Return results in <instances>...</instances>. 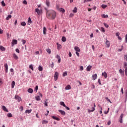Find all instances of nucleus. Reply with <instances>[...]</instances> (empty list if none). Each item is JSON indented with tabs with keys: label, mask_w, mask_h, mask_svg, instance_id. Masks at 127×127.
Listing matches in <instances>:
<instances>
[{
	"label": "nucleus",
	"mask_w": 127,
	"mask_h": 127,
	"mask_svg": "<svg viewBox=\"0 0 127 127\" xmlns=\"http://www.w3.org/2000/svg\"><path fill=\"white\" fill-rule=\"evenodd\" d=\"M46 16L49 19H55L56 17V12L53 10H47Z\"/></svg>",
	"instance_id": "f257e3e1"
},
{
	"label": "nucleus",
	"mask_w": 127,
	"mask_h": 127,
	"mask_svg": "<svg viewBox=\"0 0 127 127\" xmlns=\"http://www.w3.org/2000/svg\"><path fill=\"white\" fill-rule=\"evenodd\" d=\"M35 12H37V14H38V15H40V14H41V13H42V9H39L38 8H36L35 9Z\"/></svg>",
	"instance_id": "f03ea898"
},
{
	"label": "nucleus",
	"mask_w": 127,
	"mask_h": 127,
	"mask_svg": "<svg viewBox=\"0 0 127 127\" xmlns=\"http://www.w3.org/2000/svg\"><path fill=\"white\" fill-rule=\"evenodd\" d=\"M94 107H92V110H90V109H88V113H92L93 112H94V111H95V110H96L95 108H96V104H94Z\"/></svg>",
	"instance_id": "7ed1b4c3"
},
{
	"label": "nucleus",
	"mask_w": 127,
	"mask_h": 127,
	"mask_svg": "<svg viewBox=\"0 0 127 127\" xmlns=\"http://www.w3.org/2000/svg\"><path fill=\"white\" fill-rule=\"evenodd\" d=\"M12 46L13 47L15 44H17V40L13 39L11 42Z\"/></svg>",
	"instance_id": "20e7f679"
},
{
	"label": "nucleus",
	"mask_w": 127,
	"mask_h": 127,
	"mask_svg": "<svg viewBox=\"0 0 127 127\" xmlns=\"http://www.w3.org/2000/svg\"><path fill=\"white\" fill-rule=\"evenodd\" d=\"M15 100H17L18 102L21 101V98H20L18 95L15 96Z\"/></svg>",
	"instance_id": "39448f33"
},
{
	"label": "nucleus",
	"mask_w": 127,
	"mask_h": 127,
	"mask_svg": "<svg viewBox=\"0 0 127 127\" xmlns=\"http://www.w3.org/2000/svg\"><path fill=\"white\" fill-rule=\"evenodd\" d=\"M123 118H124V114H122L120 116L119 122L121 124H123Z\"/></svg>",
	"instance_id": "423d86ee"
},
{
	"label": "nucleus",
	"mask_w": 127,
	"mask_h": 127,
	"mask_svg": "<svg viewBox=\"0 0 127 127\" xmlns=\"http://www.w3.org/2000/svg\"><path fill=\"white\" fill-rule=\"evenodd\" d=\"M74 50L76 51V52H81V50L80 49L79 47H77V46H76L74 47Z\"/></svg>",
	"instance_id": "0eeeda50"
},
{
	"label": "nucleus",
	"mask_w": 127,
	"mask_h": 127,
	"mask_svg": "<svg viewBox=\"0 0 127 127\" xmlns=\"http://www.w3.org/2000/svg\"><path fill=\"white\" fill-rule=\"evenodd\" d=\"M4 67H5V71L6 73H7V70L8 69V66L7 65V64H4Z\"/></svg>",
	"instance_id": "6e6552de"
},
{
	"label": "nucleus",
	"mask_w": 127,
	"mask_h": 127,
	"mask_svg": "<svg viewBox=\"0 0 127 127\" xmlns=\"http://www.w3.org/2000/svg\"><path fill=\"white\" fill-rule=\"evenodd\" d=\"M106 41L105 43L106 44L107 47L109 48L110 46H111V44L110 43V41H108L107 39H106Z\"/></svg>",
	"instance_id": "1a4fd4ad"
},
{
	"label": "nucleus",
	"mask_w": 127,
	"mask_h": 127,
	"mask_svg": "<svg viewBox=\"0 0 127 127\" xmlns=\"http://www.w3.org/2000/svg\"><path fill=\"white\" fill-rule=\"evenodd\" d=\"M2 109L3 111H4V112H6V113H8V110H7V109L6 108V107L5 106H2Z\"/></svg>",
	"instance_id": "9d476101"
},
{
	"label": "nucleus",
	"mask_w": 127,
	"mask_h": 127,
	"mask_svg": "<svg viewBox=\"0 0 127 127\" xmlns=\"http://www.w3.org/2000/svg\"><path fill=\"white\" fill-rule=\"evenodd\" d=\"M59 112L61 113V115H62L63 116H65L66 115V113L64 111L59 110Z\"/></svg>",
	"instance_id": "9b49d317"
},
{
	"label": "nucleus",
	"mask_w": 127,
	"mask_h": 127,
	"mask_svg": "<svg viewBox=\"0 0 127 127\" xmlns=\"http://www.w3.org/2000/svg\"><path fill=\"white\" fill-rule=\"evenodd\" d=\"M58 75H59V73H58V72H56L54 76V78L56 80L58 79Z\"/></svg>",
	"instance_id": "f8f14e48"
},
{
	"label": "nucleus",
	"mask_w": 127,
	"mask_h": 127,
	"mask_svg": "<svg viewBox=\"0 0 127 127\" xmlns=\"http://www.w3.org/2000/svg\"><path fill=\"white\" fill-rule=\"evenodd\" d=\"M57 48L58 50H60V49L62 48V46L61 44H59V43H57Z\"/></svg>",
	"instance_id": "ddd939ff"
},
{
	"label": "nucleus",
	"mask_w": 127,
	"mask_h": 127,
	"mask_svg": "<svg viewBox=\"0 0 127 127\" xmlns=\"http://www.w3.org/2000/svg\"><path fill=\"white\" fill-rule=\"evenodd\" d=\"M102 76L104 77V78H107V77H108V74H107V72L104 71V72L102 73Z\"/></svg>",
	"instance_id": "4468645a"
},
{
	"label": "nucleus",
	"mask_w": 127,
	"mask_h": 127,
	"mask_svg": "<svg viewBox=\"0 0 127 127\" xmlns=\"http://www.w3.org/2000/svg\"><path fill=\"white\" fill-rule=\"evenodd\" d=\"M98 77V75H97V74H95L92 75V79L93 80H96V79H97V77Z\"/></svg>",
	"instance_id": "2eb2a0df"
},
{
	"label": "nucleus",
	"mask_w": 127,
	"mask_h": 127,
	"mask_svg": "<svg viewBox=\"0 0 127 127\" xmlns=\"http://www.w3.org/2000/svg\"><path fill=\"white\" fill-rule=\"evenodd\" d=\"M46 4L48 7H49V6H50V2L48 0H46Z\"/></svg>",
	"instance_id": "dca6fc26"
},
{
	"label": "nucleus",
	"mask_w": 127,
	"mask_h": 127,
	"mask_svg": "<svg viewBox=\"0 0 127 127\" xmlns=\"http://www.w3.org/2000/svg\"><path fill=\"white\" fill-rule=\"evenodd\" d=\"M58 10H59L61 12H63V13L65 12V9H63V8H59Z\"/></svg>",
	"instance_id": "f3484780"
},
{
	"label": "nucleus",
	"mask_w": 127,
	"mask_h": 127,
	"mask_svg": "<svg viewBox=\"0 0 127 127\" xmlns=\"http://www.w3.org/2000/svg\"><path fill=\"white\" fill-rule=\"evenodd\" d=\"M0 50L1 51H5V48L2 46H0Z\"/></svg>",
	"instance_id": "a211bd4d"
},
{
	"label": "nucleus",
	"mask_w": 127,
	"mask_h": 127,
	"mask_svg": "<svg viewBox=\"0 0 127 127\" xmlns=\"http://www.w3.org/2000/svg\"><path fill=\"white\" fill-rule=\"evenodd\" d=\"M101 16L103 18H108L109 17L108 15H105V14L101 15Z\"/></svg>",
	"instance_id": "6ab92c4d"
},
{
	"label": "nucleus",
	"mask_w": 127,
	"mask_h": 127,
	"mask_svg": "<svg viewBox=\"0 0 127 127\" xmlns=\"http://www.w3.org/2000/svg\"><path fill=\"white\" fill-rule=\"evenodd\" d=\"M48 102L47 101V99H45L44 101V105L45 107H48Z\"/></svg>",
	"instance_id": "aec40b11"
},
{
	"label": "nucleus",
	"mask_w": 127,
	"mask_h": 127,
	"mask_svg": "<svg viewBox=\"0 0 127 127\" xmlns=\"http://www.w3.org/2000/svg\"><path fill=\"white\" fill-rule=\"evenodd\" d=\"M52 118L54 120H56V121H60V119H59V118H57L54 116H52Z\"/></svg>",
	"instance_id": "412c9836"
},
{
	"label": "nucleus",
	"mask_w": 127,
	"mask_h": 127,
	"mask_svg": "<svg viewBox=\"0 0 127 127\" xmlns=\"http://www.w3.org/2000/svg\"><path fill=\"white\" fill-rule=\"evenodd\" d=\"M65 90H71V86L70 85H68L65 87Z\"/></svg>",
	"instance_id": "4be33fe9"
},
{
	"label": "nucleus",
	"mask_w": 127,
	"mask_h": 127,
	"mask_svg": "<svg viewBox=\"0 0 127 127\" xmlns=\"http://www.w3.org/2000/svg\"><path fill=\"white\" fill-rule=\"evenodd\" d=\"M91 69H92V65H88L86 68L87 71H90Z\"/></svg>",
	"instance_id": "5701e85b"
},
{
	"label": "nucleus",
	"mask_w": 127,
	"mask_h": 127,
	"mask_svg": "<svg viewBox=\"0 0 127 127\" xmlns=\"http://www.w3.org/2000/svg\"><path fill=\"white\" fill-rule=\"evenodd\" d=\"M13 57L14 58V59H15L16 60H17V59H18V57L17 56V55H16V54H13Z\"/></svg>",
	"instance_id": "b1692460"
},
{
	"label": "nucleus",
	"mask_w": 127,
	"mask_h": 127,
	"mask_svg": "<svg viewBox=\"0 0 127 127\" xmlns=\"http://www.w3.org/2000/svg\"><path fill=\"white\" fill-rule=\"evenodd\" d=\"M42 125L48 124V121H46V120H43L42 121Z\"/></svg>",
	"instance_id": "393cba45"
},
{
	"label": "nucleus",
	"mask_w": 127,
	"mask_h": 127,
	"mask_svg": "<svg viewBox=\"0 0 127 127\" xmlns=\"http://www.w3.org/2000/svg\"><path fill=\"white\" fill-rule=\"evenodd\" d=\"M43 34L44 35H45V34H46V27H43Z\"/></svg>",
	"instance_id": "a878e982"
},
{
	"label": "nucleus",
	"mask_w": 127,
	"mask_h": 127,
	"mask_svg": "<svg viewBox=\"0 0 127 127\" xmlns=\"http://www.w3.org/2000/svg\"><path fill=\"white\" fill-rule=\"evenodd\" d=\"M67 75H68V72L65 71L63 74V77H65V76H67Z\"/></svg>",
	"instance_id": "bb28decb"
},
{
	"label": "nucleus",
	"mask_w": 127,
	"mask_h": 127,
	"mask_svg": "<svg viewBox=\"0 0 127 127\" xmlns=\"http://www.w3.org/2000/svg\"><path fill=\"white\" fill-rule=\"evenodd\" d=\"M119 72L123 75H124V74H125V71L123 70H122V69H120L119 70Z\"/></svg>",
	"instance_id": "cd10ccee"
},
{
	"label": "nucleus",
	"mask_w": 127,
	"mask_h": 127,
	"mask_svg": "<svg viewBox=\"0 0 127 127\" xmlns=\"http://www.w3.org/2000/svg\"><path fill=\"white\" fill-rule=\"evenodd\" d=\"M32 23V21H31V18H29L28 21V24L29 25H30V24Z\"/></svg>",
	"instance_id": "c85d7f7f"
},
{
	"label": "nucleus",
	"mask_w": 127,
	"mask_h": 127,
	"mask_svg": "<svg viewBox=\"0 0 127 127\" xmlns=\"http://www.w3.org/2000/svg\"><path fill=\"white\" fill-rule=\"evenodd\" d=\"M46 51L48 53H49V54H51V50L49 48H47L46 49Z\"/></svg>",
	"instance_id": "c756f323"
},
{
	"label": "nucleus",
	"mask_w": 127,
	"mask_h": 127,
	"mask_svg": "<svg viewBox=\"0 0 127 127\" xmlns=\"http://www.w3.org/2000/svg\"><path fill=\"white\" fill-rule=\"evenodd\" d=\"M15 85V82H14V81H13L11 83V88H14V86Z\"/></svg>",
	"instance_id": "7c9ffc66"
},
{
	"label": "nucleus",
	"mask_w": 127,
	"mask_h": 127,
	"mask_svg": "<svg viewBox=\"0 0 127 127\" xmlns=\"http://www.w3.org/2000/svg\"><path fill=\"white\" fill-rule=\"evenodd\" d=\"M38 70L39 71H42V70H43V67H42L41 65H39L38 67Z\"/></svg>",
	"instance_id": "2f4dec72"
},
{
	"label": "nucleus",
	"mask_w": 127,
	"mask_h": 127,
	"mask_svg": "<svg viewBox=\"0 0 127 127\" xmlns=\"http://www.w3.org/2000/svg\"><path fill=\"white\" fill-rule=\"evenodd\" d=\"M62 41H63V42H65V41H66V37H63L62 39Z\"/></svg>",
	"instance_id": "473e14b6"
},
{
	"label": "nucleus",
	"mask_w": 127,
	"mask_h": 127,
	"mask_svg": "<svg viewBox=\"0 0 127 127\" xmlns=\"http://www.w3.org/2000/svg\"><path fill=\"white\" fill-rule=\"evenodd\" d=\"M28 93H33V90L31 88H29L28 90Z\"/></svg>",
	"instance_id": "72a5a7b5"
},
{
	"label": "nucleus",
	"mask_w": 127,
	"mask_h": 127,
	"mask_svg": "<svg viewBox=\"0 0 127 127\" xmlns=\"http://www.w3.org/2000/svg\"><path fill=\"white\" fill-rule=\"evenodd\" d=\"M10 18H11V15H8V16L6 18V20H9Z\"/></svg>",
	"instance_id": "f704fd0d"
},
{
	"label": "nucleus",
	"mask_w": 127,
	"mask_h": 127,
	"mask_svg": "<svg viewBox=\"0 0 127 127\" xmlns=\"http://www.w3.org/2000/svg\"><path fill=\"white\" fill-rule=\"evenodd\" d=\"M101 7H102V8L105 9V8H106V7H108V5H107L106 4H102L101 5Z\"/></svg>",
	"instance_id": "c9c22d12"
},
{
	"label": "nucleus",
	"mask_w": 127,
	"mask_h": 127,
	"mask_svg": "<svg viewBox=\"0 0 127 127\" xmlns=\"http://www.w3.org/2000/svg\"><path fill=\"white\" fill-rule=\"evenodd\" d=\"M29 67L30 68V69H32V71L34 70V68H33V65L32 64H30L29 66Z\"/></svg>",
	"instance_id": "e433bc0d"
},
{
	"label": "nucleus",
	"mask_w": 127,
	"mask_h": 127,
	"mask_svg": "<svg viewBox=\"0 0 127 127\" xmlns=\"http://www.w3.org/2000/svg\"><path fill=\"white\" fill-rule=\"evenodd\" d=\"M60 105H61V106H63V107H66V105H65V103H64V102H61Z\"/></svg>",
	"instance_id": "4c0bfd02"
},
{
	"label": "nucleus",
	"mask_w": 127,
	"mask_h": 127,
	"mask_svg": "<svg viewBox=\"0 0 127 127\" xmlns=\"http://www.w3.org/2000/svg\"><path fill=\"white\" fill-rule=\"evenodd\" d=\"M35 98H36V100H37V101H40V97L39 96H36V97H35Z\"/></svg>",
	"instance_id": "58836bf2"
},
{
	"label": "nucleus",
	"mask_w": 127,
	"mask_h": 127,
	"mask_svg": "<svg viewBox=\"0 0 127 127\" xmlns=\"http://www.w3.org/2000/svg\"><path fill=\"white\" fill-rule=\"evenodd\" d=\"M77 7H75L74 9L73 10V12H74V13H76L77 12Z\"/></svg>",
	"instance_id": "ea45409f"
},
{
	"label": "nucleus",
	"mask_w": 127,
	"mask_h": 127,
	"mask_svg": "<svg viewBox=\"0 0 127 127\" xmlns=\"http://www.w3.org/2000/svg\"><path fill=\"white\" fill-rule=\"evenodd\" d=\"M21 25H22V26H25V25H26V23L25 22H22L21 23Z\"/></svg>",
	"instance_id": "a19ab883"
},
{
	"label": "nucleus",
	"mask_w": 127,
	"mask_h": 127,
	"mask_svg": "<svg viewBox=\"0 0 127 127\" xmlns=\"http://www.w3.org/2000/svg\"><path fill=\"white\" fill-rule=\"evenodd\" d=\"M7 117H8V118H12V115L11 114V113H8L7 115Z\"/></svg>",
	"instance_id": "79ce46f5"
},
{
	"label": "nucleus",
	"mask_w": 127,
	"mask_h": 127,
	"mask_svg": "<svg viewBox=\"0 0 127 127\" xmlns=\"http://www.w3.org/2000/svg\"><path fill=\"white\" fill-rule=\"evenodd\" d=\"M89 1H92V0H83V3H85V2H89Z\"/></svg>",
	"instance_id": "37998d69"
},
{
	"label": "nucleus",
	"mask_w": 127,
	"mask_h": 127,
	"mask_svg": "<svg viewBox=\"0 0 127 127\" xmlns=\"http://www.w3.org/2000/svg\"><path fill=\"white\" fill-rule=\"evenodd\" d=\"M105 100H107L108 101V102H109V103H110V104H112V101H111V100L109 99V98L106 97Z\"/></svg>",
	"instance_id": "c03bdc74"
},
{
	"label": "nucleus",
	"mask_w": 127,
	"mask_h": 127,
	"mask_svg": "<svg viewBox=\"0 0 127 127\" xmlns=\"http://www.w3.org/2000/svg\"><path fill=\"white\" fill-rule=\"evenodd\" d=\"M121 47V49H118V51H119L120 52L123 51V49H124V46H122Z\"/></svg>",
	"instance_id": "a18cd8bd"
},
{
	"label": "nucleus",
	"mask_w": 127,
	"mask_h": 127,
	"mask_svg": "<svg viewBox=\"0 0 127 127\" xmlns=\"http://www.w3.org/2000/svg\"><path fill=\"white\" fill-rule=\"evenodd\" d=\"M1 4H2V6H5V3H4V1L2 0L1 1Z\"/></svg>",
	"instance_id": "49530a36"
},
{
	"label": "nucleus",
	"mask_w": 127,
	"mask_h": 127,
	"mask_svg": "<svg viewBox=\"0 0 127 127\" xmlns=\"http://www.w3.org/2000/svg\"><path fill=\"white\" fill-rule=\"evenodd\" d=\"M104 26H105V27H106V28H108L109 27V25H108V24L106 23H104Z\"/></svg>",
	"instance_id": "de8ad7c7"
},
{
	"label": "nucleus",
	"mask_w": 127,
	"mask_h": 127,
	"mask_svg": "<svg viewBox=\"0 0 127 127\" xmlns=\"http://www.w3.org/2000/svg\"><path fill=\"white\" fill-rule=\"evenodd\" d=\"M25 113H27L28 114H30V113H31V110H26Z\"/></svg>",
	"instance_id": "09e8293b"
},
{
	"label": "nucleus",
	"mask_w": 127,
	"mask_h": 127,
	"mask_svg": "<svg viewBox=\"0 0 127 127\" xmlns=\"http://www.w3.org/2000/svg\"><path fill=\"white\" fill-rule=\"evenodd\" d=\"M38 90V86H36L35 88V92H37V90Z\"/></svg>",
	"instance_id": "8fccbe9b"
},
{
	"label": "nucleus",
	"mask_w": 127,
	"mask_h": 127,
	"mask_svg": "<svg viewBox=\"0 0 127 127\" xmlns=\"http://www.w3.org/2000/svg\"><path fill=\"white\" fill-rule=\"evenodd\" d=\"M51 68H54V63H52V64L50 65Z\"/></svg>",
	"instance_id": "3c124183"
},
{
	"label": "nucleus",
	"mask_w": 127,
	"mask_h": 127,
	"mask_svg": "<svg viewBox=\"0 0 127 127\" xmlns=\"http://www.w3.org/2000/svg\"><path fill=\"white\" fill-rule=\"evenodd\" d=\"M124 66H125V69L127 68V63L126 62L124 63Z\"/></svg>",
	"instance_id": "603ef678"
},
{
	"label": "nucleus",
	"mask_w": 127,
	"mask_h": 127,
	"mask_svg": "<svg viewBox=\"0 0 127 127\" xmlns=\"http://www.w3.org/2000/svg\"><path fill=\"white\" fill-rule=\"evenodd\" d=\"M20 112H22L23 111V106H20Z\"/></svg>",
	"instance_id": "864d4df0"
},
{
	"label": "nucleus",
	"mask_w": 127,
	"mask_h": 127,
	"mask_svg": "<svg viewBox=\"0 0 127 127\" xmlns=\"http://www.w3.org/2000/svg\"><path fill=\"white\" fill-rule=\"evenodd\" d=\"M80 71H83V70H84V67H83V66H81L80 67Z\"/></svg>",
	"instance_id": "5fc2aeb1"
},
{
	"label": "nucleus",
	"mask_w": 127,
	"mask_h": 127,
	"mask_svg": "<svg viewBox=\"0 0 127 127\" xmlns=\"http://www.w3.org/2000/svg\"><path fill=\"white\" fill-rule=\"evenodd\" d=\"M75 53L78 57H80V54L78 52H76Z\"/></svg>",
	"instance_id": "6e6d98bb"
},
{
	"label": "nucleus",
	"mask_w": 127,
	"mask_h": 127,
	"mask_svg": "<svg viewBox=\"0 0 127 127\" xmlns=\"http://www.w3.org/2000/svg\"><path fill=\"white\" fill-rule=\"evenodd\" d=\"M22 42L23 44H25V43H26V41H25V40H22Z\"/></svg>",
	"instance_id": "4d7b16f0"
},
{
	"label": "nucleus",
	"mask_w": 127,
	"mask_h": 127,
	"mask_svg": "<svg viewBox=\"0 0 127 127\" xmlns=\"http://www.w3.org/2000/svg\"><path fill=\"white\" fill-rule=\"evenodd\" d=\"M101 31H102V32H105V28H104L103 27H101Z\"/></svg>",
	"instance_id": "13d9d810"
},
{
	"label": "nucleus",
	"mask_w": 127,
	"mask_h": 127,
	"mask_svg": "<svg viewBox=\"0 0 127 127\" xmlns=\"http://www.w3.org/2000/svg\"><path fill=\"white\" fill-rule=\"evenodd\" d=\"M56 58H57L58 60L61 59L60 57L58 55L56 56Z\"/></svg>",
	"instance_id": "bf43d9fd"
},
{
	"label": "nucleus",
	"mask_w": 127,
	"mask_h": 127,
	"mask_svg": "<svg viewBox=\"0 0 127 127\" xmlns=\"http://www.w3.org/2000/svg\"><path fill=\"white\" fill-rule=\"evenodd\" d=\"M116 36L119 37V36H120V33L119 32L116 33Z\"/></svg>",
	"instance_id": "052dcab7"
},
{
	"label": "nucleus",
	"mask_w": 127,
	"mask_h": 127,
	"mask_svg": "<svg viewBox=\"0 0 127 127\" xmlns=\"http://www.w3.org/2000/svg\"><path fill=\"white\" fill-rule=\"evenodd\" d=\"M126 94V99L127 100V89L125 91Z\"/></svg>",
	"instance_id": "680f3d73"
},
{
	"label": "nucleus",
	"mask_w": 127,
	"mask_h": 127,
	"mask_svg": "<svg viewBox=\"0 0 127 127\" xmlns=\"http://www.w3.org/2000/svg\"><path fill=\"white\" fill-rule=\"evenodd\" d=\"M64 108H65V109L66 110H67V111H69L70 110V108L69 107L66 106V105H65V106H64Z\"/></svg>",
	"instance_id": "e2e57ef3"
},
{
	"label": "nucleus",
	"mask_w": 127,
	"mask_h": 127,
	"mask_svg": "<svg viewBox=\"0 0 127 127\" xmlns=\"http://www.w3.org/2000/svg\"><path fill=\"white\" fill-rule=\"evenodd\" d=\"M15 51L17 53H19V50L18 49H16Z\"/></svg>",
	"instance_id": "0e129e2a"
},
{
	"label": "nucleus",
	"mask_w": 127,
	"mask_h": 127,
	"mask_svg": "<svg viewBox=\"0 0 127 127\" xmlns=\"http://www.w3.org/2000/svg\"><path fill=\"white\" fill-rule=\"evenodd\" d=\"M125 74L127 76V68H125Z\"/></svg>",
	"instance_id": "69168bd1"
},
{
	"label": "nucleus",
	"mask_w": 127,
	"mask_h": 127,
	"mask_svg": "<svg viewBox=\"0 0 127 127\" xmlns=\"http://www.w3.org/2000/svg\"><path fill=\"white\" fill-rule=\"evenodd\" d=\"M125 40H126V43H127V35L126 34V37H125Z\"/></svg>",
	"instance_id": "338daca9"
},
{
	"label": "nucleus",
	"mask_w": 127,
	"mask_h": 127,
	"mask_svg": "<svg viewBox=\"0 0 127 127\" xmlns=\"http://www.w3.org/2000/svg\"><path fill=\"white\" fill-rule=\"evenodd\" d=\"M125 59L126 60V61H127V55L125 56Z\"/></svg>",
	"instance_id": "774afa93"
}]
</instances>
